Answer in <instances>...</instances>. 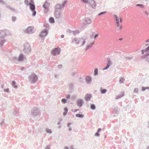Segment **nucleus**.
I'll use <instances>...</instances> for the list:
<instances>
[{
    "label": "nucleus",
    "mask_w": 149,
    "mask_h": 149,
    "mask_svg": "<svg viewBox=\"0 0 149 149\" xmlns=\"http://www.w3.org/2000/svg\"><path fill=\"white\" fill-rule=\"evenodd\" d=\"M110 65L107 64V66L103 69V70H105L107 69L110 67Z\"/></svg>",
    "instance_id": "obj_42"
},
{
    "label": "nucleus",
    "mask_w": 149,
    "mask_h": 149,
    "mask_svg": "<svg viewBox=\"0 0 149 149\" xmlns=\"http://www.w3.org/2000/svg\"><path fill=\"white\" fill-rule=\"evenodd\" d=\"M0 3L4 5L6 3V2L3 0H0Z\"/></svg>",
    "instance_id": "obj_48"
},
{
    "label": "nucleus",
    "mask_w": 149,
    "mask_h": 149,
    "mask_svg": "<svg viewBox=\"0 0 149 149\" xmlns=\"http://www.w3.org/2000/svg\"><path fill=\"white\" fill-rule=\"evenodd\" d=\"M67 3V1L65 0L61 4H57L55 6V9L56 10H61L63 8Z\"/></svg>",
    "instance_id": "obj_5"
},
{
    "label": "nucleus",
    "mask_w": 149,
    "mask_h": 149,
    "mask_svg": "<svg viewBox=\"0 0 149 149\" xmlns=\"http://www.w3.org/2000/svg\"><path fill=\"white\" fill-rule=\"evenodd\" d=\"M71 124H72L71 123L69 122L68 123L67 126L68 127H69L70 125H71Z\"/></svg>",
    "instance_id": "obj_61"
},
{
    "label": "nucleus",
    "mask_w": 149,
    "mask_h": 149,
    "mask_svg": "<svg viewBox=\"0 0 149 149\" xmlns=\"http://www.w3.org/2000/svg\"><path fill=\"white\" fill-rule=\"evenodd\" d=\"M23 51L25 53H29L31 50L30 45L28 43H25L24 46Z\"/></svg>",
    "instance_id": "obj_7"
},
{
    "label": "nucleus",
    "mask_w": 149,
    "mask_h": 149,
    "mask_svg": "<svg viewBox=\"0 0 149 149\" xmlns=\"http://www.w3.org/2000/svg\"><path fill=\"white\" fill-rule=\"evenodd\" d=\"M75 116L76 117H79V118H83L84 117V115L83 114L77 113L76 115Z\"/></svg>",
    "instance_id": "obj_25"
},
{
    "label": "nucleus",
    "mask_w": 149,
    "mask_h": 149,
    "mask_svg": "<svg viewBox=\"0 0 149 149\" xmlns=\"http://www.w3.org/2000/svg\"><path fill=\"white\" fill-rule=\"evenodd\" d=\"M77 41V40L75 39H73L72 40V42H76Z\"/></svg>",
    "instance_id": "obj_59"
},
{
    "label": "nucleus",
    "mask_w": 149,
    "mask_h": 149,
    "mask_svg": "<svg viewBox=\"0 0 149 149\" xmlns=\"http://www.w3.org/2000/svg\"><path fill=\"white\" fill-rule=\"evenodd\" d=\"M133 56H132V57H125V58L126 59V60H130L132 59L133 58Z\"/></svg>",
    "instance_id": "obj_40"
},
{
    "label": "nucleus",
    "mask_w": 149,
    "mask_h": 149,
    "mask_svg": "<svg viewBox=\"0 0 149 149\" xmlns=\"http://www.w3.org/2000/svg\"><path fill=\"white\" fill-rule=\"evenodd\" d=\"M49 22L51 23H54V20L53 17H50L49 19Z\"/></svg>",
    "instance_id": "obj_28"
},
{
    "label": "nucleus",
    "mask_w": 149,
    "mask_h": 149,
    "mask_svg": "<svg viewBox=\"0 0 149 149\" xmlns=\"http://www.w3.org/2000/svg\"><path fill=\"white\" fill-rule=\"evenodd\" d=\"M94 75L95 76H97L98 74V70L97 68H95L94 71Z\"/></svg>",
    "instance_id": "obj_30"
},
{
    "label": "nucleus",
    "mask_w": 149,
    "mask_h": 149,
    "mask_svg": "<svg viewBox=\"0 0 149 149\" xmlns=\"http://www.w3.org/2000/svg\"><path fill=\"white\" fill-rule=\"evenodd\" d=\"M80 32L78 30H76L75 31H73L72 34L74 36L78 34Z\"/></svg>",
    "instance_id": "obj_29"
},
{
    "label": "nucleus",
    "mask_w": 149,
    "mask_h": 149,
    "mask_svg": "<svg viewBox=\"0 0 149 149\" xmlns=\"http://www.w3.org/2000/svg\"><path fill=\"white\" fill-rule=\"evenodd\" d=\"M69 87L70 89H72L73 88V84H71L70 85Z\"/></svg>",
    "instance_id": "obj_53"
},
{
    "label": "nucleus",
    "mask_w": 149,
    "mask_h": 149,
    "mask_svg": "<svg viewBox=\"0 0 149 149\" xmlns=\"http://www.w3.org/2000/svg\"><path fill=\"white\" fill-rule=\"evenodd\" d=\"M145 61L147 63H149V56L146 58Z\"/></svg>",
    "instance_id": "obj_45"
},
{
    "label": "nucleus",
    "mask_w": 149,
    "mask_h": 149,
    "mask_svg": "<svg viewBox=\"0 0 149 149\" xmlns=\"http://www.w3.org/2000/svg\"><path fill=\"white\" fill-rule=\"evenodd\" d=\"M6 7L7 8L10 10L11 11L13 12H15V9L12 7L9 6L7 5L6 6Z\"/></svg>",
    "instance_id": "obj_22"
},
{
    "label": "nucleus",
    "mask_w": 149,
    "mask_h": 149,
    "mask_svg": "<svg viewBox=\"0 0 149 149\" xmlns=\"http://www.w3.org/2000/svg\"><path fill=\"white\" fill-rule=\"evenodd\" d=\"M99 132H97L95 133V136L97 137H99L100 136V134L99 133Z\"/></svg>",
    "instance_id": "obj_49"
},
{
    "label": "nucleus",
    "mask_w": 149,
    "mask_h": 149,
    "mask_svg": "<svg viewBox=\"0 0 149 149\" xmlns=\"http://www.w3.org/2000/svg\"><path fill=\"white\" fill-rule=\"evenodd\" d=\"M16 83L14 81H13L12 83V86L15 88H17L18 87L16 85Z\"/></svg>",
    "instance_id": "obj_24"
},
{
    "label": "nucleus",
    "mask_w": 149,
    "mask_h": 149,
    "mask_svg": "<svg viewBox=\"0 0 149 149\" xmlns=\"http://www.w3.org/2000/svg\"><path fill=\"white\" fill-rule=\"evenodd\" d=\"M117 27L116 28V31L117 32H119L120 31L121 29H122V26L121 25H116Z\"/></svg>",
    "instance_id": "obj_18"
},
{
    "label": "nucleus",
    "mask_w": 149,
    "mask_h": 149,
    "mask_svg": "<svg viewBox=\"0 0 149 149\" xmlns=\"http://www.w3.org/2000/svg\"><path fill=\"white\" fill-rule=\"evenodd\" d=\"M4 91L5 92L8 93L9 92V89L8 88H7V89H4Z\"/></svg>",
    "instance_id": "obj_51"
},
{
    "label": "nucleus",
    "mask_w": 149,
    "mask_h": 149,
    "mask_svg": "<svg viewBox=\"0 0 149 149\" xmlns=\"http://www.w3.org/2000/svg\"><path fill=\"white\" fill-rule=\"evenodd\" d=\"M144 12L145 13V14L147 15V16L148 17V19L149 17L148 16H149V14L147 12V11H144Z\"/></svg>",
    "instance_id": "obj_47"
},
{
    "label": "nucleus",
    "mask_w": 149,
    "mask_h": 149,
    "mask_svg": "<svg viewBox=\"0 0 149 149\" xmlns=\"http://www.w3.org/2000/svg\"><path fill=\"white\" fill-rule=\"evenodd\" d=\"M120 111V109L118 108H115L114 109V112L115 113L118 114Z\"/></svg>",
    "instance_id": "obj_32"
},
{
    "label": "nucleus",
    "mask_w": 149,
    "mask_h": 149,
    "mask_svg": "<svg viewBox=\"0 0 149 149\" xmlns=\"http://www.w3.org/2000/svg\"><path fill=\"white\" fill-rule=\"evenodd\" d=\"M87 39V38L86 37H83L82 39H80V42L82 43V45L83 46L86 43V40Z\"/></svg>",
    "instance_id": "obj_17"
},
{
    "label": "nucleus",
    "mask_w": 149,
    "mask_h": 149,
    "mask_svg": "<svg viewBox=\"0 0 149 149\" xmlns=\"http://www.w3.org/2000/svg\"><path fill=\"white\" fill-rule=\"evenodd\" d=\"M6 36V33L5 30L0 31V45L2 47L4 43L6 41L5 38Z\"/></svg>",
    "instance_id": "obj_1"
},
{
    "label": "nucleus",
    "mask_w": 149,
    "mask_h": 149,
    "mask_svg": "<svg viewBox=\"0 0 149 149\" xmlns=\"http://www.w3.org/2000/svg\"><path fill=\"white\" fill-rule=\"evenodd\" d=\"M90 6L92 8L95 9L96 5V3L95 0H88V3Z\"/></svg>",
    "instance_id": "obj_9"
},
{
    "label": "nucleus",
    "mask_w": 149,
    "mask_h": 149,
    "mask_svg": "<svg viewBox=\"0 0 149 149\" xmlns=\"http://www.w3.org/2000/svg\"><path fill=\"white\" fill-rule=\"evenodd\" d=\"M58 68H59L60 69H61L62 68V65L60 64L58 65Z\"/></svg>",
    "instance_id": "obj_57"
},
{
    "label": "nucleus",
    "mask_w": 149,
    "mask_h": 149,
    "mask_svg": "<svg viewBox=\"0 0 149 149\" xmlns=\"http://www.w3.org/2000/svg\"><path fill=\"white\" fill-rule=\"evenodd\" d=\"M95 43V41L93 42L90 45H87L86 48H85V49L86 50H88Z\"/></svg>",
    "instance_id": "obj_23"
},
{
    "label": "nucleus",
    "mask_w": 149,
    "mask_h": 149,
    "mask_svg": "<svg viewBox=\"0 0 149 149\" xmlns=\"http://www.w3.org/2000/svg\"><path fill=\"white\" fill-rule=\"evenodd\" d=\"M90 108L91 109L95 110V109L96 107L95 105L93 104H91L90 106Z\"/></svg>",
    "instance_id": "obj_33"
},
{
    "label": "nucleus",
    "mask_w": 149,
    "mask_h": 149,
    "mask_svg": "<svg viewBox=\"0 0 149 149\" xmlns=\"http://www.w3.org/2000/svg\"><path fill=\"white\" fill-rule=\"evenodd\" d=\"M46 131L47 133L50 134H51L52 133V132L51 129H47Z\"/></svg>",
    "instance_id": "obj_39"
},
{
    "label": "nucleus",
    "mask_w": 149,
    "mask_h": 149,
    "mask_svg": "<svg viewBox=\"0 0 149 149\" xmlns=\"http://www.w3.org/2000/svg\"><path fill=\"white\" fill-rule=\"evenodd\" d=\"M70 94H69L67 96V99H69L70 98Z\"/></svg>",
    "instance_id": "obj_60"
},
{
    "label": "nucleus",
    "mask_w": 149,
    "mask_h": 149,
    "mask_svg": "<svg viewBox=\"0 0 149 149\" xmlns=\"http://www.w3.org/2000/svg\"><path fill=\"white\" fill-rule=\"evenodd\" d=\"M64 110L65 111V112H68V108L67 107H65L64 108Z\"/></svg>",
    "instance_id": "obj_52"
},
{
    "label": "nucleus",
    "mask_w": 149,
    "mask_h": 149,
    "mask_svg": "<svg viewBox=\"0 0 149 149\" xmlns=\"http://www.w3.org/2000/svg\"><path fill=\"white\" fill-rule=\"evenodd\" d=\"M136 6L140 7L141 8H143L144 7V5L143 4H137L136 5Z\"/></svg>",
    "instance_id": "obj_36"
},
{
    "label": "nucleus",
    "mask_w": 149,
    "mask_h": 149,
    "mask_svg": "<svg viewBox=\"0 0 149 149\" xmlns=\"http://www.w3.org/2000/svg\"><path fill=\"white\" fill-rule=\"evenodd\" d=\"M68 112H64L63 113V115L64 116H65L67 114Z\"/></svg>",
    "instance_id": "obj_64"
},
{
    "label": "nucleus",
    "mask_w": 149,
    "mask_h": 149,
    "mask_svg": "<svg viewBox=\"0 0 149 149\" xmlns=\"http://www.w3.org/2000/svg\"><path fill=\"white\" fill-rule=\"evenodd\" d=\"M106 13V11L102 12L99 13L97 15L98 16H101L105 14Z\"/></svg>",
    "instance_id": "obj_34"
},
{
    "label": "nucleus",
    "mask_w": 149,
    "mask_h": 149,
    "mask_svg": "<svg viewBox=\"0 0 149 149\" xmlns=\"http://www.w3.org/2000/svg\"><path fill=\"white\" fill-rule=\"evenodd\" d=\"M45 149H50V145H47V147H46Z\"/></svg>",
    "instance_id": "obj_56"
},
{
    "label": "nucleus",
    "mask_w": 149,
    "mask_h": 149,
    "mask_svg": "<svg viewBox=\"0 0 149 149\" xmlns=\"http://www.w3.org/2000/svg\"><path fill=\"white\" fill-rule=\"evenodd\" d=\"M149 55V53H146L144 55L141 56V58L143 59H145Z\"/></svg>",
    "instance_id": "obj_26"
},
{
    "label": "nucleus",
    "mask_w": 149,
    "mask_h": 149,
    "mask_svg": "<svg viewBox=\"0 0 149 149\" xmlns=\"http://www.w3.org/2000/svg\"><path fill=\"white\" fill-rule=\"evenodd\" d=\"M95 33L94 32L92 33V35L90 36V38H93V37H94V35Z\"/></svg>",
    "instance_id": "obj_54"
},
{
    "label": "nucleus",
    "mask_w": 149,
    "mask_h": 149,
    "mask_svg": "<svg viewBox=\"0 0 149 149\" xmlns=\"http://www.w3.org/2000/svg\"><path fill=\"white\" fill-rule=\"evenodd\" d=\"M125 79L123 78H121L119 80V82L120 83H123Z\"/></svg>",
    "instance_id": "obj_38"
},
{
    "label": "nucleus",
    "mask_w": 149,
    "mask_h": 149,
    "mask_svg": "<svg viewBox=\"0 0 149 149\" xmlns=\"http://www.w3.org/2000/svg\"><path fill=\"white\" fill-rule=\"evenodd\" d=\"M49 3L47 1H46L43 4V7L44 8V12L45 13H47L48 11Z\"/></svg>",
    "instance_id": "obj_12"
},
{
    "label": "nucleus",
    "mask_w": 149,
    "mask_h": 149,
    "mask_svg": "<svg viewBox=\"0 0 149 149\" xmlns=\"http://www.w3.org/2000/svg\"><path fill=\"white\" fill-rule=\"evenodd\" d=\"M76 42L77 44H79V43H80V40H77V41H76Z\"/></svg>",
    "instance_id": "obj_62"
},
{
    "label": "nucleus",
    "mask_w": 149,
    "mask_h": 149,
    "mask_svg": "<svg viewBox=\"0 0 149 149\" xmlns=\"http://www.w3.org/2000/svg\"><path fill=\"white\" fill-rule=\"evenodd\" d=\"M26 33H32L33 29L32 28L31 26L29 27L25 31Z\"/></svg>",
    "instance_id": "obj_15"
},
{
    "label": "nucleus",
    "mask_w": 149,
    "mask_h": 149,
    "mask_svg": "<svg viewBox=\"0 0 149 149\" xmlns=\"http://www.w3.org/2000/svg\"><path fill=\"white\" fill-rule=\"evenodd\" d=\"M101 130V129L100 128H99L97 130V132H99Z\"/></svg>",
    "instance_id": "obj_63"
},
{
    "label": "nucleus",
    "mask_w": 149,
    "mask_h": 149,
    "mask_svg": "<svg viewBox=\"0 0 149 149\" xmlns=\"http://www.w3.org/2000/svg\"><path fill=\"white\" fill-rule=\"evenodd\" d=\"M115 21L116 23V25H121V23L123 22L122 19L121 18H119L116 15H114L113 16Z\"/></svg>",
    "instance_id": "obj_4"
},
{
    "label": "nucleus",
    "mask_w": 149,
    "mask_h": 149,
    "mask_svg": "<svg viewBox=\"0 0 149 149\" xmlns=\"http://www.w3.org/2000/svg\"><path fill=\"white\" fill-rule=\"evenodd\" d=\"M61 102L63 104L66 103L67 102V100L65 98H63L61 100Z\"/></svg>",
    "instance_id": "obj_35"
},
{
    "label": "nucleus",
    "mask_w": 149,
    "mask_h": 149,
    "mask_svg": "<svg viewBox=\"0 0 149 149\" xmlns=\"http://www.w3.org/2000/svg\"><path fill=\"white\" fill-rule=\"evenodd\" d=\"M24 3L27 6L29 5V2L28 0H25Z\"/></svg>",
    "instance_id": "obj_41"
},
{
    "label": "nucleus",
    "mask_w": 149,
    "mask_h": 149,
    "mask_svg": "<svg viewBox=\"0 0 149 149\" xmlns=\"http://www.w3.org/2000/svg\"><path fill=\"white\" fill-rule=\"evenodd\" d=\"M24 55L22 54H21L18 58L17 60L19 61H22L24 60Z\"/></svg>",
    "instance_id": "obj_14"
},
{
    "label": "nucleus",
    "mask_w": 149,
    "mask_h": 149,
    "mask_svg": "<svg viewBox=\"0 0 149 149\" xmlns=\"http://www.w3.org/2000/svg\"><path fill=\"white\" fill-rule=\"evenodd\" d=\"M91 97V95L90 94H87L85 97V99L87 101L90 100Z\"/></svg>",
    "instance_id": "obj_19"
},
{
    "label": "nucleus",
    "mask_w": 149,
    "mask_h": 149,
    "mask_svg": "<svg viewBox=\"0 0 149 149\" xmlns=\"http://www.w3.org/2000/svg\"><path fill=\"white\" fill-rule=\"evenodd\" d=\"M29 79L30 82L32 83L36 82L37 80V76L35 74H32L29 76Z\"/></svg>",
    "instance_id": "obj_6"
},
{
    "label": "nucleus",
    "mask_w": 149,
    "mask_h": 149,
    "mask_svg": "<svg viewBox=\"0 0 149 149\" xmlns=\"http://www.w3.org/2000/svg\"><path fill=\"white\" fill-rule=\"evenodd\" d=\"M61 49L59 48H55L53 49L52 52V54L54 56L58 55L60 53Z\"/></svg>",
    "instance_id": "obj_10"
},
{
    "label": "nucleus",
    "mask_w": 149,
    "mask_h": 149,
    "mask_svg": "<svg viewBox=\"0 0 149 149\" xmlns=\"http://www.w3.org/2000/svg\"><path fill=\"white\" fill-rule=\"evenodd\" d=\"M29 8L31 10L32 12V16H35L36 14V12L35 10V6L33 1H31L29 3Z\"/></svg>",
    "instance_id": "obj_2"
},
{
    "label": "nucleus",
    "mask_w": 149,
    "mask_h": 149,
    "mask_svg": "<svg viewBox=\"0 0 149 149\" xmlns=\"http://www.w3.org/2000/svg\"><path fill=\"white\" fill-rule=\"evenodd\" d=\"M146 90V87H143L142 89V91H145Z\"/></svg>",
    "instance_id": "obj_55"
},
{
    "label": "nucleus",
    "mask_w": 149,
    "mask_h": 149,
    "mask_svg": "<svg viewBox=\"0 0 149 149\" xmlns=\"http://www.w3.org/2000/svg\"><path fill=\"white\" fill-rule=\"evenodd\" d=\"M77 105L79 107H81L84 103L83 100L81 99L77 100Z\"/></svg>",
    "instance_id": "obj_13"
},
{
    "label": "nucleus",
    "mask_w": 149,
    "mask_h": 149,
    "mask_svg": "<svg viewBox=\"0 0 149 149\" xmlns=\"http://www.w3.org/2000/svg\"><path fill=\"white\" fill-rule=\"evenodd\" d=\"M139 89L137 88H135L134 89V93H137L138 92Z\"/></svg>",
    "instance_id": "obj_46"
},
{
    "label": "nucleus",
    "mask_w": 149,
    "mask_h": 149,
    "mask_svg": "<svg viewBox=\"0 0 149 149\" xmlns=\"http://www.w3.org/2000/svg\"><path fill=\"white\" fill-rule=\"evenodd\" d=\"M55 16L56 18L57 19H61L60 14L59 12H56L55 14Z\"/></svg>",
    "instance_id": "obj_20"
},
{
    "label": "nucleus",
    "mask_w": 149,
    "mask_h": 149,
    "mask_svg": "<svg viewBox=\"0 0 149 149\" xmlns=\"http://www.w3.org/2000/svg\"><path fill=\"white\" fill-rule=\"evenodd\" d=\"M40 113V110L37 107H34L31 110V113L32 115L34 116H36L39 115Z\"/></svg>",
    "instance_id": "obj_3"
},
{
    "label": "nucleus",
    "mask_w": 149,
    "mask_h": 149,
    "mask_svg": "<svg viewBox=\"0 0 149 149\" xmlns=\"http://www.w3.org/2000/svg\"><path fill=\"white\" fill-rule=\"evenodd\" d=\"M81 1L84 3H88V0H81Z\"/></svg>",
    "instance_id": "obj_44"
},
{
    "label": "nucleus",
    "mask_w": 149,
    "mask_h": 149,
    "mask_svg": "<svg viewBox=\"0 0 149 149\" xmlns=\"http://www.w3.org/2000/svg\"><path fill=\"white\" fill-rule=\"evenodd\" d=\"M124 95V92H122L118 95L116 98V99H118L123 97Z\"/></svg>",
    "instance_id": "obj_21"
},
{
    "label": "nucleus",
    "mask_w": 149,
    "mask_h": 149,
    "mask_svg": "<svg viewBox=\"0 0 149 149\" xmlns=\"http://www.w3.org/2000/svg\"><path fill=\"white\" fill-rule=\"evenodd\" d=\"M107 64L109 65H111L112 63L111 61L109 59H108V58H107Z\"/></svg>",
    "instance_id": "obj_43"
},
{
    "label": "nucleus",
    "mask_w": 149,
    "mask_h": 149,
    "mask_svg": "<svg viewBox=\"0 0 149 149\" xmlns=\"http://www.w3.org/2000/svg\"><path fill=\"white\" fill-rule=\"evenodd\" d=\"M86 80L87 83L89 84L92 81V78L89 76H87L86 78Z\"/></svg>",
    "instance_id": "obj_16"
},
{
    "label": "nucleus",
    "mask_w": 149,
    "mask_h": 149,
    "mask_svg": "<svg viewBox=\"0 0 149 149\" xmlns=\"http://www.w3.org/2000/svg\"><path fill=\"white\" fill-rule=\"evenodd\" d=\"M107 90L106 89H103L102 88L100 89V92L102 94L105 93L107 92Z\"/></svg>",
    "instance_id": "obj_27"
},
{
    "label": "nucleus",
    "mask_w": 149,
    "mask_h": 149,
    "mask_svg": "<svg viewBox=\"0 0 149 149\" xmlns=\"http://www.w3.org/2000/svg\"><path fill=\"white\" fill-rule=\"evenodd\" d=\"M98 36V34H96L95 36H94V39H95Z\"/></svg>",
    "instance_id": "obj_58"
},
{
    "label": "nucleus",
    "mask_w": 149,
    "mask_h": 149,
    "mask_svg": "<svg viewBox=\"0 0 149 149\" xmlns=\"http://www.w3.org/2000/svg\"><path fill=\"white\" fill-rule=\"evenodd\" d=\"M82 22L84 24L86 25L90 24L92 21L91 19L88 18H86L85 19H82Z\"/></svg>",
    "instance_id": "obj_11"
},
{
    "label": "nucleus",
    "mask_w": 149,
    "mask_h": 149,
    "mask_svg": "<svg viewBox=\"0 0 149 149\" xmlns=\"http://www.w3.org/2000/svg\"><path fill=\"white\" fill-rule=\"evenodd\" d=\"M16 19H17V18L15 16H13L12 17V21H13V22H15L16 20Z\"/></svg>",
    "instance_id": "obj_37"
},
{
    "label": "nucleus",
    "mask_w": 149,
    "mask_h": 149,
    "mask_svg": "<svg viewBox=\"0 0 149 149\" xmlns=\"http://www.w3.org/2000/svg\"><path fill=\"white\" fill-rule=\"evenodd\" d=\"M48 33V31L47 29H45L42 31L39 35L40 38L42 39L44 38V37L46 36Z\"/></svg>",
    "instance_id": "obj_8"
},
{
    "label": "nucleus",
    "mask_w": 149,
    "mask_h": 149,
    "mask_svg": "<svg viewBox=\"0 0 149 149\" xmlns=\"http://www.w3.org/2000/svg\"><path fill=\"white\" fill-rule=\"evenodd\" d=\"M146 49H147V48L146 49H145L142 50L141 51V54L142 55H143L145 53V52L147 53V52L149 50H148V49L147 50Z\"/></svg>",
    "instance_id": "obj_31"
},
{
    "label": "nucleus",
    "mask_w": 149,
    "mask_h": 149,
    "mask_svg": "<svg viewBox=\"0 0 149 149\" xmlns=\"http://www.w3.org/2000/svg\"><path fill=\"white\" fill-rule=\"evenodd\" d=\"M73 31H72L70 29H68L66 31V32L68 33H72Z\"/></svg>",
    "instance_id": "obj_50"
}]
</instances>
